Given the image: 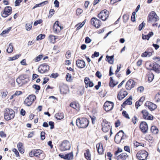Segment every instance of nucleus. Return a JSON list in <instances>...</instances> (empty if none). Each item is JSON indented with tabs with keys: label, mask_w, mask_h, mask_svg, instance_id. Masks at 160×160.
Masks as SVG:
<instances>
[{
	"label": "nucleus",
	"mask_w": 160,
	"mask_h": 160,
	"mask_svg": "<svg viewBox=\"0 0 160 160\" xmlns=\"http://www.w3.org/2000/svg\"><path fill=\"white\" fill-rule=\"evenodd\" d=\"M36 99V96L33 95L29 96L25 99L24 103L27 106H29L31 105Z\"/></svg>",
	"instance_id": "423d86ee"
},
{
	"label": "nucleus",
	"mask_w": 160,
	"mask_h": 160,
	"mask_svg": "<svg viewBox=\"0 0 160 160\" xmlns=\"http://www.w3.org/2000/svg\"><path fill=\"white\" fill-rule=\"evenodd\" d=\"M148 155V152L145 150L139 151L136 154L137 158L139 160H146Z\"/></svg>",
	"instance_id": "20e7f679"
},
{
	"label": "nucleus",
	"mask_w": 160,
	"mask_h": 160,
	"mask_svg": "<svg viewBox=\"0 0 160 160\" xmlns=\"http://www.w3.org/2000/svg\"><path fill=\"white\" fill-rule=\"evenodd\" d=\"M42 20H37L36 21L34 22V25L36 26H37L38 24H40L42 22Z\"/></svg>",
	"instance_id": "4d7b16f0"
},
{
	"label": "nucleus",
	"mask_w": 160,
	"mask_h": 160,
	"mask_svg": "<svg viewBox=\"0 0 160 160\" xmlns=\"http://www.w3.org/2000/svg\"><path fill=\"white\" fill-rule=\"evenodd\" d=\"M76 124L79 128H85L88 125V120L86 118H78L76 120Z\"/></svg>",
	"instance_id": "f03ea898"
},
{
	"label": "nucleus",
	"mask_w": 160,
	"mask_h": 160,
	"mask_svg": "<svg viewBox=\"0 0 160 160\" xmlns=\"http://www.w3.org/2000/svg\"><path fill=\"white\" fill-rule=\"evenodd\" d=\"M58 21H56L54 23L53 27V31L55 33H59L62 28L58 24Z\"/></svg>",
	"instance_id": "4468645a"
},
{
	"label": "nucleus",
	"mask_w": 160,
	"mask_h": 160,
	"mask_svg": "<svg viewBox=\"0 0 160 160\" xmlns=\"http://www.w3.org/2000/svg\"><path fill=\"white\" fill-rule=\"evenodd\" d=\"M55 117L57 120H61L64 118L63 114L62 113H58L56 114Z\"/></svg>",
	"instance_id": "2f4dec72"
},
{
	"label": "nucleus",
	"mask_w": 160,
	"mask_h": 160,
	"mask_svg": "<svg viewBox=\"0 0 160 160\" xmlns=\"http://www.w3.org/2000/svg\"><path fill=\"white\" fill-rule=\"evenodd\" d=\"M125 137L123 131H120L116 135L114 141L116 143H118L121 142L122 140L124 139Z\"/></svg>",
	"instance_id": "39448f33"
},
{
	"label": "nucleus",
	"mask_w": 160,
	"mask_h": 160,
	"mask_svg": "<svg viewBox=\"0 0 160 160\" xmlns=\"http://www.w3.org/2000/svg\"><path fill=\"white\" fill-rule=\"evenodd\" d=\"M65 159L67 160H72L73 158V155L72 152L68 153L67 154L65 155L64 157Z\"/></svg>",
	"instance_id": "c756f323"
},
{
	"label": "nucleus",
	"mask_w": 160,
	"mask_h": 160,
	"mask_svg": "<svg viewBox=\"0 0 160 160\" xmlns=\"http://www.w3.org/2000/svg\"><path fill=\"white\" fill-rule=\"evenodd\" d=\"M134 145L136 146V147H138L139 146H142V147H144V144H143L142 145H140V143H139L138 142H137L136 141L134 142Z\"/></svg>",
	"instance_id": "6e6d98bb"
},
{
	"label": "nucleus",
	"mask_w": 160,
	"mask_h": 160,
	"mask_svg": "<svg viewBox=\"0 0 160 160\" xmlns=\"http://www.w3.org/2000/svg\"><path fill=\"white\" fill-rule=\"evenodd\" d=\"M71 55V53L69 51H68L66 53V57L67 59H69L70 58Z\"/></svg>",
	"instance_id": "de8ad7c7"
},
{
	"label": "nucleus",
	"mask_w": 160,
	"mask_h": 160,
	"mask_svg": "<svg viewBox=\"0 0 160 160\" xmlns=\"http://www.w3.org/2000/svg\"><path fill=\"white\" fill-rule=\"evenodd\" d=\"M122 114L126 118L128 119L129 118V116L126 111H123L122 112Z\"/></svg>",
	"instance_id": "5fc2aeb1"
},
{
	"label": "nucleus",
	"mask_w": 160,
	"mask_h": 160,
	"mask_svg": "<svg viewBox=\"0 0 160 160\" xmlns=\"http://www.w3.org/2000/svg\"><path fill=\"white\" fill-rule=\"evenodd\" d=\"M152 70L157 72L159 73L160 72V65L154 62L153 63Z\"/></svg>",
	"instance_id": "393cba45"
},
{
	"label": "nucleus",
	"mask_w": 160,
	"mask_h": 160,
	"mask_svg": "<svg viewBox=\"0 0 160 160\" xmlns=\"http://www.w3.org/2000/svg\"><path fill=\"white\" fill-rule=\"evenodd\" d=\"M84 82L85 84V87L86 88L88 87H92L94 85L92 81H91L88 77H86L85 78Z\"/></svg>",
	"instance_id": "aec40b11"
},
{
	"label": "nucleus",
	"mask_w": 160,
	"mask_h": 160,
	"mask_svg": "<svg viewBox=\"0 0 160 160\" xmlns=\"http://www.w3.org/2000/svg\"><path fill=\"white\" fill-rule=\"evenodd\" d=\"M70 107L76 110L77 111H79L80 109V106L79 104L76 102H72L70 104Z\"/></svg>",
	"instance_id": "a878e982"
},
{
	"label": "nucleus",
	"mask_w": 160,
	"mask_h": 160,
	"mask_svg": "<svg viewBox=\"0 0 160 160\" xmlns=\"http://www.w3.org/2000/svg\"><path fill=\"white\" fill-rule=\"evenodd\" d=\"M109 16L108 12L106 10H104L100 12L98 17L103 21H105Z\"/></svg>",
	"instance_id": "0eeeda50"
},
{
	"label": "nucleus",
	"mask_w": 160,
	"mask_h": 160,
	"mask_svg": "<svg viewBox=\"0 0 160 160\" xmlns=\"http://www.w3.org/2000/svg\"><path fill=\"white\" fill-rule=\"evenodd\" d=\"M127 94V92L123 90H121L118 94V98L119 100H121L126 97Z\"/></svg>",
	"instance_id": "412c9836"
},
{
	"label": "nucleus",
	"mask_w": 160,
	"mask_h": 160,
	"mask_svg": "<svg viewBox=\"0 0 160 160\" xmlns=\"http://www.w3.org/2000/svg\"><path fill=\"white\" fill-rule=\"evenodd\" d=\"M142 117L144 119L148 120H152L153 119V117L151 114H149L148 111L144 110L142 111Z\"/></svg>",
	"instance_id": "f8f14e48"
},
{
	"label": "nucleus",
	"mask_w": 160,
	"mask_h": 160,
	"mask_svg": "<svg viewBox=\"0 0 160 160\" xmlns=\"http://www.w3.org/2000/svg\"><path fill=\"white\" fill-rule=\"evenodd\" d=\"M146 66L148 69L152 70L153 64H152L150 62H147L146 64Z\"/></svg>",
	"instance_id": "58836bf2"
},
{
	"label": "nucleus",
	"mask_w": 160,
	"mask_h": 160,
	"mask_svg": "<svg viewBox=\"0 0 160 160\" xmlns=\"http://www.w3.org/2000/svg\"><path fill=\"white\" fill-rule=\"evenodd\" d=\"M91 23L96 28H98L101 25V21L96 18H93L91 19Z\"/></svg>",
	"instance_id": "dca6fc26"
},
{
	"label": "nucleus",
	"mask_w": 160,
	"mask_h": 160,
	"mask_svg": "<svg viewBox=\"0 0 160 160\" xmlns=\"http://www.w3.org/2000/svg\"><path fill=\"white\" fill-rule=\"evenodd\" d=\"M34 152H35V150H32L29 153V155L31 157H33L34 156Z\"/></svg>",
	"instance_id": "338daca9"
},
{
	"label": "nucleus",
	"mask_w": 160,
	"mask_h": 160,
	"mask_svg": "<svg viewBox=\"0 0 160 160\" xmlns=\"http://www.w3.org/2000/svg\"><path fill=\"white\" fill-rule=\"evenodd\" d=\"M151 130L154 134H157L158 132V130L155 126H152L151 128Z\"/></svg>",
	"instance_id": "72a5a7b5"
},
{
	"label": "nucleus",
	"mask_w": 160,
	"mask_h": 160,
	"mask_svg": "<svg viewBox=\"0 0 160 160\" xmlns=\"http://www.w3.org/2000/svg\"><path fill=\"white\" fill-rule=\"evenodd\" d=\"M84 25V23L82 24V23H79L75 26V27H77V29L79 30Z\"/></svg>",
	"instance_id": "3c124183"
},
{
	"label": "nucleus",
	"mask_w": 160,
	"mask_h": 160,
	"mask_svg": "<svg viewBox=\"0 0 160 160\" xmlns=\"http://www.w3.org/2000/svg\"><path fill=\"white\" fill-rule=\"evenodd\" d=\"M66 78L67 81H68L71 82L72 80V76L71 74L69 73H67Z\"/></svg>",
	"instance_id": "a19ab883"
},
{
	"label": "nucleus",
	"mask_w": 160,
	"mask_h": 160,
	"mask_svg": "<svg viewBox=\"0 0 160 160\" xmlns=\"http://www.w3.org/2000/svg\"><path fill=\"white\" fill-rule=\"evenodd\" d=\"M12 8L10 7H6L4 9L3 13L2 14V16L6 18L10 15L11 13Z\"/></svg>",
	"instance_id": "f3484780"
},
{
	"label": "nucleus",
	"mask_w": 160,
	"mask_h": 160,
	"mask_svg": "<svg viewBox=\"0 0 160 160\" xmlns=\"http://www.w3.org/2000/svg\"><path fill=\"white\" fill-rule=\"evenodd\" d=\"M96 148L98 153L99 154H104V149L103 148L102 144L98 143L96 145Z\"/></svg>",
	"instance_id": "4be33fe9"
},
{
	"label": "nucleus",
	"mask_w": 160,
	"mask_h": 160,
	"mask_svg": "<svg viewBox=\"0 0 160 160\" xmlns=\"http://www.w3.org/2000/svg\"><path fill=\"white\" fill-rule=\"evenodd\" d=\"M45 37V34H40L37 37L36 39L37 40H41L44 39Z\"/></svg>",
	"instance_id": "37998d69"
},
{
	"label": "nucleus",
	"mask_w": 160,
	"mask_h": 160,
	"mask_svg": "<svg viewBox=\"0 0 160 160\" xmlns=\"http://www.w3.org/2000/svg\"><path fill=\"white\" fill-rule=\"evenodd\" d=\"M145 106L148 107L151 111L157 108V106L155 104L149 101H147L145 103Z\"/></svg>",
	"instance_id": "6ab92c4d"
},
{
	"label": "nucleus",
	"mask_w": 160,
	"mask_h": 160,
	"mask_svg": "<svg viewBox=\"0 0 160 160\" xmlns=\"http://www.w3.org/2000/svg\"><path fill=\"white\" fill-rule=\"evenodd\" d=\"M155 99L157 102H160V92H158L156 94L155 97Z\"/></svg>",
	"instance_id": "c03bdc74"
},
{
	"label": "nucleus",
	"mask_w": 160,
	"mask_h": 160,
	"mask_svg": "<svg viewBox=\"0 0 160 160\" xmlns=\"http://www.w3.org/2000/svg\"><path fill=\"white\" fill-rule=\"evenodd\" d=\"M41 138L42 140L45 138V133L44 132H42L41 133Z\"/></svg>",
	"instance_id": "052dcab7"
},
{
	"label": "nucleus",
	"mask_w": 160,
	"mask_h": 160,
	"mask_svg": "<svg viewBox=\"0 0 160 160\" xmlns=\"http://www.w3.org/2000/svg\"><path fill=\"white\" fill-rule=\"evenodd\" d=\"M34 154L35 156L38 157L41 159H44L45 157L43 151L40 149L35 150Z\"/></svg>",
	"instance_id": "9b49d317"
},
{
	"label": "nucleus",
	"mask_w": 160,
	"mask_h": 160,
	"mask_svg": "<svg viewBox=\"0 0 160 160\" xmlns=\"http://www.w3.org/2000/svg\"><path fill=\"white\" fill-rule=\"evenodd\" d=\"M102 130L104 132H108L110 129V126L109 125L110 122H108L106 120L104 119L102 123Z\"/></svg>",
	"instance_id": "1a4fd4ad"
},
{
	"label": "nucleus",
	"mask_w": 160,
	"mask_h": 160,
	"mask_svg": "<svg viewBox=\"0 0 160 160\" xmlns=\"http://www.w3.org/2000/svg\"><path fill=\"white\" fill-rule=\"evenodd\" d=\"M140 128L143 133H146L148 130V127L147 123L145 122H142L140 124Z\"/></svg>",
	"instance_id": "2eb2a0df"
},
{
	"label": "nucleus",
	"mask_w": 160,
	"mask_h": 160,
	"mask_svg": "<svg viewBox=\"0 0 160 160\" xmlns=\"http://www.w3.org/2000/svg\"><path fill=\"white\" fill-rule=\"evenodd\" d=\"M54 12L55 11L54 9H51L49 11L48 17L50 16L51 17L53 15Z\"/></svg>",
	"instance_id": "603ef678"
},
{
	"label": "nucleus",
	"mask_w": 160,
	"mask_h": 160,
	"mask_svg": "<svg viewBox=\"0 0 160 160\" xmlns=\"http://www.w3.org/2000/svg\"><path fill=\"white\" fill-rule=\"evenodd\" d=\"M132 97H130L128 98L123 103V105H126L128 104L131 105L132 104Z\"/></svg>",
	"instance_id": "473e14b6"
},
{
	"label": "nucleus",
	"mask_w": 160,
	"mask_h": 160,
	"mask_svg": "<svg viewBox=\"0 0 160 160\" xmlns=\"http://www.w3.org/2000/svg\"><path fill=\"white\" fill-rule=\"evenodd\" d=\"M49 124L50 126V129H52L54 128V123L53 122L50 121L49 122Z\"/></svg>",
	"instance_id": "680f3d73"
},
{
	"label": "nucleus",
	"mask_w": 160,
	"mask_h": 160,
	"mask_svg": "<svg viewBox=\"0 0 160 160\" xmlns=\"http://www.w3.org/2000/svg\"><path fill=\"white\" fill-rule=\"evenodd\" d=\"M144 88L143 87L141 86L138 87L137 89L138 91L139 92H142V91L144 90Z\"/></svg>",
	"instance_id": "774afa93"
},
{
	"label": "nucleus",
	"mask_w": 160,
	"mask_h": 160,
	"mask_svg": "<svg viewBox=\"0 0 160 160\" xmlns=\"http://www.w3.org/2000/svg\"><path fill=\"white\" fill-rule=\"evenodd\" d=\"M21 56V54H19V55H16L15 56H14L13 57H9L8 59V61H13L16 59H17L19 57Z\"/></svg>",
	"instance_id": "c9c22d12"
},
{
	"label": "nucleus",
	"mask_w": 160,
	"mask_h": 160,
	"mask_svg": "<svg viewBox=\"0 0 160 160\" xmlns=\"http://www.w3.org/2000/svg\"><path fill=\"white\" fill-rule=\"evenodd\" d=\"M76 65L80 68H82L85 66V62L83 60H77L76 61Z\"/></svg>",
	"instance_id": "b1692460"
},
{
	"label": "nucleus",
	"mask_w": 160,
	"mask_h": 160,
	"mask_svg": "<svg viewBox=\"0 0 160 160\" xmlns=\"http://www.w3.org/2000/svg\"><path fill=\"white\" fill-rule=\"evenodd\" d=\"M96 75L97 77L99 78H100L102 76V75L101 73L98 71L96 72Z\"/></svg>",
	"instance_id": "0e129e2a"
},
{
	"label": "nucleus",
	"mask_w": 160,
	"mask_h": 160,
	"mask_svg": "<svg viewBox=\"0 0 160 160\" xmlns=\"http://www.w3.org/2000/svg\"><path fill=\"white\" fill-rule=\"evenodd\" d=\"M91 42V39L88 37H87L85 38V42L86 43H89Z\"/></svg>",
	"instance_id": "e2e57ef3"
},
{
	"label": "nucleus",
	"mask_w": 160,
	"mask_h": 160,
	"mask_svg": "<svg viewBox=\"0 0 160 160\" xmlns=\"http://www.w3.org/2000/svg\"><path fill=\"white\" fill-rule=\"evenodd\" d=\"M145 25V23L143 22H142V23L140 24L138 27V30L139 31H141L142 28Z\"/></svg>",
	"instance_id": "13d9d810"
},
{
	"label": "nucleus",
	"mask_w": 160,
	"mask_h": 160,
	"mask_svg": "<svg viewBox=\"0 0 160 160\" xmlns=\"http://www.w3.org/2000/svg\"><path fill=\"white\" fill-rule=\"evenodd\" d=\"M113 106L114 103L113 102L107 101L104 104V108L106 112H108L112 110Z\"/></svg>",
	"instance_id": "9d476101"
},
{
	"label": "nucleus",
	"mask_w": 160,
	"mask_h": 160,
	"mask_svg": "<svg viewBox=\"0 0 160 160\" xmlns=\"http://www.w3.org/2000/svg\"><path fill=\"white\" fill-rule=\"evenodd\" d=\"M58 37V36H55L52 35H50L48 37V40L50 42L54 43L56 42V39Z\"/></svg>",
	"instance_id": "bb28decb"
},
{
	"label": "nucleus",
	"mask_w": 160,
	"mask_h": 160,
	"mask_svg": "<svg viewBox=\"0 0 160 160\" xmlns=\"http://www.w3.org/2000/svg\"><path fill=\"white\" fill-rule=\"evenodd\" d=\"M55 5V7H58L59 6V2L57 0H55L54 2Z\"/></svg>",
	"instance_id": "69168bd1"
},
{
	"label": "nucleus",
	"mask_w": 160,
	"mask_h": 160,
	"mask_svg": "<svg viewBox=\"0 0 160 160\" xmlns=\"http://www.w3.org/2000/svg\"><path fill=\"white\" fill-rule=\"evenodd\" d=\"M48 3V2L47 1H45L39 4H36L34 7L32 8V9H34L36 8L39 7L40 6H42L44 4H46Z\"/></svg>",
	"instance_id": "e433bc0d"
},
{
	"label": "nucleus",
	"mask_w": 160,
	"mask_h": 160,
	"mask_svg": "<svg viewBox=\"0 0 160 160\" xmlns=\"http://www.w3.org/2000/svg\"><path fill=\"white\" fill-rule=\"evenodd\" d=\"M154 76L153 74H151L149 75L148 77V81L150 82H151L153 79Z\"/></svg>",
	"instance_id": "8fccbe9b"
},
{
	"label": "nucleus",
	"mask_w": 160,
	"mask_h": 160,
	"mask_svg": "<svg viewBox=\"0 0 160 160\" xmlns=\"http://www.w3.org/2000/svg\"><path fill=\"white\" fill-rule=\"evenodd\" d=\"M143 98H141L139 101L136 102L135 103V107L137 109H138V107L141 105L140 102H141V99Z\"/></svg>",
	"instance_id": "49530a36"
},
{
	"label": "nucleus",
	"mask_w": 160,
	"mask_h": 160,
	"mask_svg": "<svg viewBox=\"0 0 160 160\" xmlns=\"http://www.w3.org/2000/svg\"><path fill=\"white\" fill-rule=\"evenodd\" d=\"M23 81L21 79L19 78H18L16 79V82L20 86H21L23 84Z\"/></svg>",
	"instance_id": "a18cd8bd"
},
{
	"label": "nucleus",
	"mask_w": 160,
	"mask_h": 160,
	"mask_svg": "<svg viewBox=\"0 0 160 160\" xmlns=\"http://www.w3.org/2000/svg\"><path fill=\"white\" fill-rule=\"evenodd\" d=\"M118 83V82H115L114 80L112 78L110 77V78L109 86L111 87H114Z\"/></svg>",
	"instance_id": "cd10ccee"
},
{
	"label": "nucleus",
	"mask_w": 160,
	"mask_h": 160,
	"mask_svg": "<svg viewBox=\"0 0 160 160\" xmlns=\"http://www.w3.org/2000/svg\"><path fill=\"white\" fill-rule=\"evenodd\" d=\"M32 22L28 23L26 24L25 28L28 31H30L32 28Z\"/></svg>",
	"instance_id": "f704fd0d"
},
{
	"label": "nucleus",
	"mask_w": 160,
	"mask_h": 160,
	"mask_svg": "<svg viewBox=\"0 0 160 160\" xmlns=\"http://www.w3.org/2000/svg\"><path fill=\"white\" fill-rule=\"evenodd\" d=\"M128 157V155L125 152H123L118 155L117 158V160H125Z\"/></svg>",
	"instance_id": "5701e85b"
},
{
	"label": "nucleus",
	"mask_w": 160,
	"mask_h": 160,
	"mask_svg": "<svg viewBox=\"0 0 160 160\" xmlns=\"http://www.w3.org/2000/svg\"><path fill=\"white\" fill-rule=\"evenodd\" d=\"M70 143L69 141H64L60 146V149L62 151L69 150L70 148Z\"/></svg>",
	"instance_id": "6e6552de"
},
{
	"label": "nucleus",
	"mask_w": 160,
	"mask_h": 160,
	"mask_svg": "<svg viewBox=\"0 0 160 160\" xmlns=\"http://www.w3.org/2000/svg\"><path fill=\"white\" fill-rule=\"evenodd\" d=\"M32 87L33 88L35 89L39 90L40 89V87L39 86L34 84L32 86Z\"/></svg>",
	"instance_id": "bf43d9fd"
},
{
	"label": "nucleus",
	"mask_w": 160,
	"mask_h": 160,
	"mask_svg": "<svg viewBox=\"0 0 160 160\" xmlns=\"http://www.w3.org/2000/svg\"><path fill=\"white\" fill-rule=\"evenodd\" d=\"M7 52L9 53H11L13 50V47L11 43L9 44L8 47L7 48Z\"/></svg>",
	"instance_id": "4c0bfd02"
},
{
	"label": "nucleus",
	"mask_w": 160,
	"mask_h": 160,
	"mask_svg": "<svg viewBox=\"0 0 160 160\" xmlns=\"http://www.w3.org/2000/svg\"><path fill=\"white\" fill-rule=\"evenodd\" d=\"M153 59L158 63V64H160V58L159 57H154Z\"/></svg>",
	"instance_id": "09e8293b"
},
{
	"label": "nucleus",
	"mask_w": 160,
	"mask_h": 160,
	"mask_svg": "<svg viewBox=\"0 0 160 160\" xmlns=\"http://www.w3.org/2000/svg\"><path fill=\"white\" fill-rule=\"evenodd\" d=\"M43 57V56L42 55L38 56L34 59L35 62H38Z\"/></svg>",
	"instance_id": "79ce46f5"
},
{
	"label": "nucleus",
	"mask_w": 160,
	"mask_h": 160,
	"mask_svg": "<svg viewBox=\"0 0 160 160\" xmlns=\"http://www.w3.org/2000/svg\"><path fill=\"white\" fill-rule=\"evenodd\" d=\"M4 118L6 120L13 119L15 116L14 111L12 109L6 108L4 110Z\"/></svg>",
	"instance_id": "7ed1b4c3"
},
{
	"label": "nucleus",
	"mask_w": 160,
	"mask_h": 160,
	"mask_svg": "<svg viewBox=\"0 0 160 160\" xmlns=\"http://www.w3.org/2000/svg\"><path fill=\"white\" fill-rule=\"evenodd\" d=\"M159 20V18L155 12L154 11L151 12L148 16V22L152 24L153 26H157V23H154Z\"/></svg>",
	"instance_id": "f257e3e1"
},
{
	"label": "nucleus",
	"mask_w": 160,
	"mask_h": 160,
	"mask_svg": "<svg viewBox=\"0 0 160 160\" xmlns=\"http://www.w3.org/2000/svg\"><path fill=\"white\" fill-rule=\"evenodd\" d=\"M135 84V82L132 79L129 80L127 82L126 88L127 90H130L133 88Z\"/></svg>",
	"instance_id": "a211bd4d"
},
{
	"label": "nucleus",
	"mask_w": 160,
	"mask_h": 160,
	"mask_svg": "<svg viewBox=\"0 0 160 160\" xmlns=\"http://www.w3.org/2000/svg\"><path fill=\"white\" fill-rule=\"evenodd\" d=\"M151 54L152 53L151 52H148L146 51L142 54L141 56L142 57H145L147 56L150 57Z\"/></svg>",
	"instance_id": "ea45409f"
},
{
	"label": "nucleus",
	"mask_w": 160,
	"mask_h": 160,
	"mask_svg": "<svg viewBox=\"0 0 160 160\" xmlns=\"http://www.w3.org/2000/svg\"><path fill=\"white\" fill-rule=\"evenodd\" d=\"M84 155L87 160H91V155L89 149L87 150L86 152L84 153Z\"/></svg>",
	"instance_id": "c85d7f7f"
},
{
	"label": "nucleus",
	"mask_w": 160,
	"mask_h": 160,
	"mask_svg": "<svg viewBox=\"0 0 160 160\" xmlns=\"http://www.w3.org/2000/svg\"><path fill=\"white\" fill-rule=\"evenodd\" d=\"M83 12V10L80 8H78L76 10V13L78 15H80Z\"/></svg>",
	"instance_id": "864d4df0"
},
{
	"label": "nucleus",
	"mask_w": 160,
	"mask_h": 160,
	"mask_svg": "<svg viewBox=\"0 0 160 160\" xmlns=\"http://www.w3.org/2000/svg\"><path fill=\"white\" fill-rule=\"evenodd\" d=\"M114 56L113 55L109 56H107L106 58V60L109 63L112 64L114 62Z\"/></svg>",
	"instance_id": "7c9ffc66"
},
{
	"label": "nucleus",
	"mask_w": 160,
	"mask_h": 160,
	"mask_svg": "<svg viewBox=\"0 0 160 160\" xmlns=\"http://www.w3.org/2000/svg\"><path fill=\"white\" fill-rule=\"evenodd\" d=\"M49 66L47 64L41 65L38 68V71L41 73H43L49 70Z\"/></svg>",
	"instance_id": "ddd939ff"
}]
</instances>
